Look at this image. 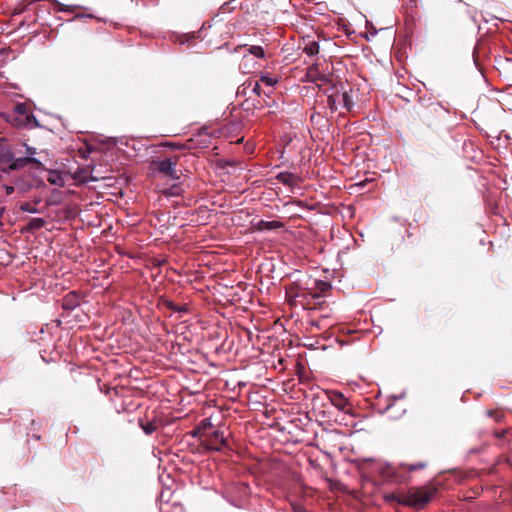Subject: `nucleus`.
Listing matches in <instances>:
<instances>
[{"label":"nucleus","instance_id":"nucleus-29","mask_svg":"<svg viewBox=\"0 0 512 512\" xmlns=\"http://www.w3.org/2000/svg\"><path fill=\"white\" fill-rule=\"evenodd\" d=\"M40 422L36 421L35 419H31L30 420V427H29V431L27 432V435H30L31 431H39L40 429Z\"/></svg>","mask_w":512,"mask_h":512},{"label":"nucleus","instance_id":"nucleus-12","mask_svg":"<svg viewBox=\"0 0 512 512\" xmlns=\"http://www.w3.org/2000/svg\"><path fill=\"white\" fill-rule=\"evenodd\" d=\"M80 304V298L75 292L67 294L62 301V307L65 310H73Z\"/></svg>","mask_w":512,"mask_h":512},{"label":"nucleus","instance_id":"nucleus-1","mask_svg":"<svg viewBox=\"0 0 512 512\" xmlns=\"http://www.w3.org/2000/svg\"><path fill=\"white\" fill-rule=\"evenodd\" d=\"M337 72L333 63L322 64V94L326 95L327 106L332 113L337 111L339 106L348 111L353 106L351 97L345 89L346 81Z\"/></svg>","mask_w":512,"mask_h":512},{"label":"nucleus","instance_id":"nucleus-35","mask_svg":"<svg viewBox=\"0 0 512 512\" xmlns=\"http://www.w3.org/2000/svg\"><path fill=\"white\" fill-rule=\"evenodd\" d=\"M333 176L329 175V176H326V175H322V181L325 180L326 182H333ZM331 189L335 188L336 185H334L333 183H331L330 185Z\"/></svg>","mask_w":512,"mask_h":512},{"label":"nucleus","instance_id":"nucleus-37","mask_svg":"<svg viewBox=\"0 0 512 512\" xmlns=\"http://www.w3.org/2000/svg\"><path fill=\"white\" fill-rule=\"evenodd\" d=\"M38 431H33V433L31 434L32 437L36 440H40L41 439V436L37 433Z\"/></svg>","mask_w":512,"mask_h":512},{"label":"nucleus","instance_id":"nucleus-18","mask_svg":"<svg viewBox=\"0 0 512 512\" xmlns=\"http://www.w3.org/2000/svg\"><path fill=\"white\" fill-rule=\"evenodd\" d=\"M47 181L52 184L59 187H63L65 185V181L63 176L58 171H50Z\"/></svg>","mask_w":512,"mask_h":512},{"label":"nucleus","instance_id":"nucleus-30","mask_svg":"<svg viewBox=\"0 0 512 512\" xmlns=\"http://www.w3.org/2000/svg\"><path fill=\"white\" fill-rule=\"evenodd\" d=\"M312 110H313V112H312V114H311V116H310V120H311V122H312L313 124H318V123H319V115H318V113H317V111H316V107L314 106V107L312 108Z\"/></svg>","mask_w":512,"mask_h":512},{"label":"nucleus","instance_id":"nucleus-26","mask_svg":"<svg viewBox=\"0 0 512 512\" xmlns=\"http://www.w3.org/2000/svg\"><path fill=\"white\" fill-rule=\"evenodd\" d=\"M247 84V87H252V91L257 95V96H260L261 93H262V89L260 87V83L259 82H252V81H249L246 83Z\"/></svg>","mask_w":512,"mask_h":512},{"label":"nucleus","instance_id":"nucleus-6","mask_svg":"<svg viewBox=\"0 0 512 512\" xmlns=\"http://www.w3.org/2000/svg\"><path fill=\"white\" fill-rule=\"evenodd\" d=\"M302 305L307 310H317L320 305V293L317 291H305L302 293Z\"/></svg>","mask_w":512,"mask_h":512},{"label":"nucleus","instance_id":"nucleus-24","mask_svg":"<svg viewBox=\"0 0 512 512\" xmlns=\"http://www.w3.org/2000/svg\"><path fill=\"white\" fill-rule=\"evenodd\" d=\"M19 208L23 212L39 213V210L36 208V206L29 202L21 203Z\"/></svg>","mask_w":512,"mask_h":512},{"label":"nucleus","instance_id":"nucleus-32","mask_svg":"<svg viewBox=\"0 0 512 512\" xmlns=\"http://www.w3.org/2000/svg\"><path fill=\"white\" fill-rule=\"evenodd\" d=\"M326 481L330 484V488L332 490H340L341 484L338 482H333L331 479L326 478Z\"/></svg>","mask_w":512,"mask_h":512},{"label":"nucleus","instance_id":"nucleus-15","mask_svg":"<svg viewBox=\"0 0 512 512\" xmlns=\"http://www.w3.org/2000/svg\"><path fill=\"white\" fill-rule=\"evenodd\" d=\"M15 153L10 149L3 148L0 150V164L4 167V170H9V166L13 162Z\"/></svg>","mask_w":512,"mask_h":512},{"label":"nucleus","instance_id":"nucleus-31","mask_svg":"<svg viewBox=\"0 0 512 512\" xmlns=\"http://www.w3.org/2000/svg\"><path fill=\"white\" fill-rule=\"evenodd\" d=\"M293 512H309L303 505L298 503L292 504Z\"/></svg>","mask_w":512,"mask_h":512},{"label":"nucleus","instance_id":"nucleus-25","mask_svg":"<svg viewBox=\"0 0 512 512\" xmlns=\"http://www.w3.org/2000/svg\"><path fill=\"white\" fill-rule=\"evenodd\" d=\"M260 82L264 83L266 86L273 87L278 82V80L267 75H262L260 77Z\"/></svg>","mask_w":512,"mask_h":512},{"label":"nucleus","instance_id":"nucleus-10","mask_svg":"<svg viewBox=\"0 0 512 512\" xmlns=\"http://www.w3.org/2000/svg\"><path fill=\"white\" fill-rule=\"evenodd\" d=\"M320 79V69L318 67V64H312L307 68V72L305 74L304 81L310 82L313 86L312 89L315 90L316 88H319L320 85L317 83V81Z\"/></svg>","mask_w":512,"mask_h":512},{"label":"nucleus","instance_id":"nucleus-7","mask_svg":"<svg viewBox=\"0 0 512 512\" xmlns=\"http://www.w3.org/2000/svg\"><path fill=\"white\" fill-rule=\"evenodd\" d=\"M12 112L20 117H24L26 123L39 126L37 118L29 111V106L26 103H17Z\"/></svg>","mask_w":512,"mask_h":512},{"label":"nucleus","instance_id":"nucleus-33","mask_svg":"<svg viewBox=\"0 0 512 512\" xmlns=\"http://www.w3.org/2000/svg\"><path fill=\"white\" fill-rule=\"evenodd\" d=\"M25 146H26V154H27L26 157H33L36 154V148L30 147L27 145H25Z\"/></svg>","mask_w":512,"mask_h":512},{"label":"nucleus","instance_id":"nucleus-2","mask_svg":"<svg viewBox=\"0 0 512 512\" xmlns=\"http://www.w3.org/2000/svg\"><path fill=\"white\" fill-rule=\"evenodd\" d=\"M437 489L434 487H411L406 491L394 493L396 501L405 506L415 509L424 508L436 494Z\"/></svg>","mask_w":512,"mask_h":512},{"label":"nucleus","instance_id":"nucleus-36","mask_svg":"<svg viewBox=\"0 0 512 512\" xmlns=\"http://www.w3.org/2000/svg\"><path fill=\"white\" fill-rule=\"evenodd\" d=\"M15 188L13 186H6L5 191L7 195H10L14 192Z\"/></svg>","mask_w":512,"mask_h":512},{"label":"nucleus","instance_id":"nucleus-45","mask_svg":"<svg viewBox=\"0 0 512 512\" xmlns=\"http://www.w3.org/2000/svg\"><path fill=\"white\" fill-rule=\"evenodd\" d=\"M508 61H512V59H508Z\"/></svg>","mask_w":512,"mask_h":512},{"label":"nucleus","instance_id":"nucleus-3","mask_svg":"<svg viewBox=\"0 0 512 512\" xmlns=\"http://www.w3.org/2000/svg\"><path fill=\"white\" fill-rule=\"evenodd\" d=\"M201 446L207 451H224L229 449L228 440L223 432L215 430L210 433H202L199 435Z\"/></svg>","mask_w":512,"mask_h":512},{"label":"nucleus","instance_id":"nucleus-41","mask_svg":"<svg viewBox=\"0 0 512 512\" xmlns=\"http://www.w3.org/2000/svg\"><path fill=\"white\" fill-rule=\"evenodd\" d=\"M319 284H320V281H319V280H316V281H315V285H316V286H319Z\"/></svg>","mask_w":512,"mask_h":512},{"label":"nucleus","instance_id":"nucleus-28","mask_svg":"<svg viewBox=\"0 0 512 512\" xmlns=\"http://www.w3.org/2000/svg\"><path fill=\"white\" fill-rule=\"evenodd\" d=\"M487 415L493 417L497 422H500L504 417L503 413L498 410H488Z\"/></svg>","mask_w":512,"mask_h":512},{"label":"nucleus","instance_id":"nucleus-16","mask_svg":"<svg viewBox=\"0 0 512 512\" xmlns=\"http://www.w3.org/2000/svg\"><path fill=\"white\" fill-rule=\"evenodd\" d=\"M139 426L146 435H151L158 429L159 421L156 419L151 421H144L143 419H139Z\"/></svg>","mask_w":512,"mask_h":512},{"label":"nucleus","instance_id":"nucleus-21","mask_svg":"<svg viewBox=\"0 0 512 512\" xmlns=\"http://www.w3.org/2000/svg\"><path fill=\"white\" fill-rule=\"evenodd\" d=\"M46 225V221L43 218H32L28 223L30 230H39Z\"/></svg>","mask_w":512,"mask_h":512},{"label":"nucleus","instance_id":"nucleus-23","mask_svg":"<svg viewBox=\"0 0 512 512\" xmlns=\"http://www.w3.org/2000/svg\"><path fill=\"white\" fill-rule=\"evenodd\" d=\"M249 54L257 57V58H264L265 57V51L263 47L252 45L248 48Z\"/></svg>","mask_w":512,"mask_h":512},{"label":"nucleus","instance_id":"nucleus-27","mask_svg":"<svg viewBox=\"0 0 512 512\" xmlns=\"http://www.w3.org/2000/svg\"><path fill=\"white\" fill-rule=\"evenodd\" d=\"M210 426H211V424H210V422H209V420H208V419L203 420V421L201 422V424L199 425V427L197 428V430L193 432V436H194V437H195V436H198V437H199V435L203 433V432H202V429H204V428H206V427H210Z\"/></svg>","mask_w":512,"mask_h":512},{"label":"nucleus","instance_id":"nucleus-38","mask_svg":"<svg viewBox=\"0 0 512 512\" xmlns=\"http://www.w3.org/2000/svg\"><path fill=\"white\" fill-rule=\"evenodd\" d=\"M30 188H31V185L22 186V187H21V191H22V192H25V191L30 190Z\"/></svg>","mask_w":512,"mask_h":512},{"label":"nucleus","instance_id":"nucleus-17","mask_svg":"<svg viewBox=\"0 0 512 512\" xmlns=\"http://www.w3.org/2000/svg\"><path fill=\"white\" fill-rule=\"evenodd\" d=\"M7 121H9L15 127H35L32 124L26 123V121H24V117H20L17 114H14L13 112L7 114Z\"/></svg>","mask_w":512,"mask_h":512},{"label":"nucleus","instance_id":"nucleus-13","mask_svg":"<svg viewBox=\"0 0 512 512\" xmlns=\"http://www.w3.org/2000/svg\"><path fill=\"white\" fill-rule=\"evenodd\" d=\"M256 230L258 231H264V230H276V229H280L282 227H284V224L283 222L281 221H265V220H260L257 224H256Z\"/></svg>","mask_w":512,"mask_h":512},{"label":"nucleus","instance_id":"nucleus-8","mask_svg":"<svg viewBox=\"0 0 512 512\" xmlns=\"http://www.w3.org/2000/svg\"><path fill=\"white\" fill-rule=\"evenodd\" d=\"M326 399L339 410H344L347 405V400L340 392L325 390Z\"/></svg>","mask_w":512,"mask_h":512},{"label":"nucleus","instance_id":"nucleus-42","mask_svg":"<svg viewBox=\"0 0 512 512\" xmlns=\"http://www.w3.org/2000/svg\"><path fill=\"white\" fill-rule=\"evenodd\" d=\"M309 88H310V87H308V86H304V87H303V89H304V90H307V91H308V89H309Z\"/></svg>","mask_w":512,"mask_h":512},{"label":"nucleus","instance_id":"nucleus-4","mask_svg":"<svg viewBox=\"0 0 512 512\" xmlns=\"http://www.w3.org/2000/svg\"><path fill=\"white\" fill-rule=\"evenodd\" d=\"M179 157L178 156H171L164 158L158 162H156V170L167 176L170 177L173 180H177L180 178V173L176 169L177 163H178Z\"/></svg>","mask_w":512,"mask_h":512},{"label":"nucleus","instance_id":"nucleus-5","mask_svg":"<svg viewBox=\"0 0 512 512\" xmlns=\"http://www.w3.org/2000/svg\"><path fill=\"white\" fill-rule=\"evenodd\" d=\"M33 165L35 168H42L43 164L35 157H16L14 156L12 164L9 166V170H20L27 165Z\"/></svg>","mask_w":512,"mask_h":512},{"label":"nucleus","instance_id":"nucleus-11","mask_svg":"<svg viewBox=\"0 0 512 512\" xmlns=\"http://www.w3.org/2000/svg\"><path fill=\"white\" fill-rule=\"evenodd\" d=\"M276 179L283 183L284 185L289 186L291 188L298 185L300 180V178L297 175L290 172H280L276 176Z\"/></svg>","mask_w":512,"mask_h":512},{"label":"nucleus","instance_id":"nucleus-20","mask_svg":"<svg viewBox=\"0 0 512 512\" xmlns=\"http://www.w3.org/2000/svg\"><path fill=\"white\" fill-rule=\"evenodd\" d=\"M303 51L309 56L317 54L319 52L318 42L310 41L306 43L305 46L303 47Z\"/></svg>","mask_w":512,"mask_h":512},{"label":"nucleus","instance_id":"nucleus-19","mask_svg":"<svg viewBox=\"0 0 512 512\" xmlns=\"http://www.w3.org/2000/svg\"><path fill=\"white\" fill-rule=\"evenodd\" d=\"M161 192L166 196H180L183 193V188L179 184H174L169 188L161 190Z\"/></svg>","mask_w":512,"mask_h":512},{"label":"nucleus","instance_id":"nucleus-14","mask_svg":"<svg viewBox=\"0 0 512 512\" xmlns=\"http://www.w3.org/2000/svg\"><path fill=\"white\" fill-rule=\"evenodd\" d=\"M162 304L164 307L168 308L169 310L180 313V314H186L189 312V306L188 304H176L173 301L169 299H163Z\"/></svg>","mask_w":512,"mask_h":512},{"label":"nucleus","instance_id":"nucleus-39","mask_svg":"<svg viewBox=\"0 0 512 512\" xmlns=\"http://www.w3.org/2000/svg\"><path fill=\"white\" fill-rule=\"evenodd\" d=\"M505 434H506V430H501V431L495 432V435H497V436H502V435H505Z\"/></svg>","mask_w":512,"mask_h":512},{"label":"nucleus","instance_id":"nucleus-9","mask_svg":"<svg viewBox=\"0 0 512 512\" xmlns=\"http://www.w3.org/2000/svg\"><path fill=\"white\" fill-rule=\"evenodd\" d=\"M338 333V328L332 325L329 326V330L325 333H322V340L330 341L329 344H322L321 349L326 350L328 347L333 346V342L340 344L341 346L344 344L343 340H340Z\"/></svg>","mask_w":512,"mask_h":512},{"label":"nucleus","instance_id":"nucleus-22","mask_svg":"<svg viewBox=\"0 0 512 512\" xmlns=\"http://www.w3.org/2000/svg\"><path fill=\"white\" fill-rule=\"evenodd\" d=\"M401 466L407 471H416L425 469L427 467V463L425 461H419L415 464L402 463Z\"/></svg>","mask_w":512,"mask_h":512},{"label":"nucleus","instance_id":"nucleus-43","mask_svg":"<svg viewBox=\"0 0 512 512\" xmlns=\"http://www.w3.org/2000/svg\"><path fill=\"white\" fill-rule=\"evenodd\" d=\"M264 93H265V95H267V96H268V95L271 93V91L264 92Z\"/></svg>","mask_w":512,"mask_h":512},{"label":"nucleus","instance_id":"nucleus-34","mask_svg":"<svg viewBox=\"0 0 512 512\" xmlns=\"http://www.w3.org/2000/svg\"><path fill=\"white\" fill-rule=\"evenodd\" d=\"M331 288V284L322 280V297L325 296L326 291Z\"/></svg>","mask_w":512,"mask_h":512},{"label":"nucleus","instance_id":"nucleus-44","mask_svg":"<svg viewBox=\"0 0 512 512\" xmlns=\"http://www.w3.org/2000/svg\"><path fill=\"white\" fill-rule=\"evenodd\" d=\"M2 78V74L0 73V79Z\"/></svg>","mask_w":512,"mask_h":512},{"label":"nucleus","instance_id":"nucleus-40","mask_svg":"<svg viewBox=\"0 0 512 512\" xmlns=\"http://www.w3.org/2000/svg\"><path fill=\"white\" fill-rule=\"evenodd\" d=\"M33 202H34V204H33V205H35V206H36L37 204H39V203L41 202V198H36V199H34V201H33Z\"/></svg>","mask_w":512,"mask_h":512}]
</instances>
